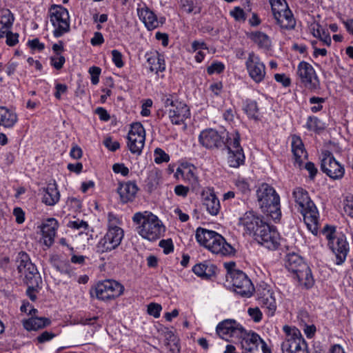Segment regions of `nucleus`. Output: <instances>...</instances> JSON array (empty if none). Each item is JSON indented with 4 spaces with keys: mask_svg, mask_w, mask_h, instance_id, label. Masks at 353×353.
Instances as JSON below:
<instances>
[{
    "mask_svg": "<svg viewBox=\"0 0 353 353\" xmlns=\"http://www.w3.org/2000/svg\"><path fill=\"white\" fill-rule=\"evenodd\" d=\"M139 188L134 182L128 181L120 183L117 192L120 196L121 201L123 203L132 201L137 195Z\"/></svg>",
    "mask_w": 353,
    "mask_h": 353,
    "instance_id": "nucleus-27",
    "label": "nucleus"
},
{
    "mask_svg": "<svg viewBox=\"0 0 353 353\" xmlns=\"http://www.w3.org/2000/svg\"><path fill=\"white\" fill-rule=\"evenodd\" d=\"M292 152L294 156L295 162L301 166L304 159L307 158V152L301 138L296 135L292 137Z\"/></svg>",
    "mask_w": 353,
    "mask_h": 353,
    "instance_id": "nucleus-32",
    "label": "nucleus"
},
{
    "mask_svg": "<svg viewBox=\"0 0 353 353\" xmlns=\"http://www.w3.org/2000/svg\"><path fill=\"white\" fill-rule=\"evenodd\" d=\"M267 223L264 221L260 216L253 211L245 212L239 219V225L243 227L245 232L255 237L260 230L263 228V225H267Z\"/></svg>",
    "mask_w": 353,
    "mask_h": 353,
    "instance_id": "nucleus-19",
    "label": "nucleus"
},
{
    "mask_svg": "<svg viewBox=\"0 0 353 353\" xmlns=\"http://www.w3.org/2000/svg\"><path fill=\"white\" fill-rule=\"evenodd\" d=\"M16 263L17 270L21 276H24L25 281L28 288L26 294L32 301L37 299V293L39 284L41 283V278L37 267L30 261L29 255L25 252H19Z\"/></svg>",
    "mask_w": 353,
    "mask_h": 353,
    "instance_id": "nucleus-2",
    "label": "nucleus"
},
{
    "mask_svg": "<svg viewBox=\"0 0 353 353\" xmlns=\"http://www.w3.org/2000/svg\"><path fill=\"white\" fill-rule=\"evenodd\" d=\"M248 313L254 322H259L262 319V312L258 307H250Z\"/></svg>",
    "mask_w": 353,
    "mask_h": 353,
    "instance_id": "nucleus-61",
    "label": "nucleus"
},
{
    "mask_svg": "<svg viewBox=\"0 0 353 353\" xmlns=\"http://www.w3.org/2000/svg\"><path fill=\"white\" fill-rule=\"evenodd\" d=\"M230 14L236 21H244L246 19L245 13L240 7H235L230 11Z\"/></svg>",
    "mask_w": 353,
    "mask_h": 353,
    "instance_id": "nucleus-55",
    "label": "nucleus"
},
{
    "mask_svg": "<svg viewBox=\"0 0 353 353\" xmlns=\"http://www.w3.org/2000/svg\"><path fill=\"white\" fill-rule=\"evenodd\" d=\"M147 62L150 66L151 72H159L164 71L165 69V63L164 58L157 52L150 54H146Z\"/></svg>",
    "mask_w": 353,
    "mask_h": 353,
    "instance_id": "nucleus-35",
    "label": "nucleus"
},
{
    "mask_svg": "<svg viewBox=\"0 0 353 353\" xmlns=\"http://www.w3.org/2000/svg\"><path fill=\"white\" fill-rule=\"evenodd\" d=\"M6 37V43L9 46H14L19 42V34L17 33H13L9 30Z\"/></svg>",
    "mask_w": 353,
    "mask_h": 353,
    "instance_id": "nucleus-62",
    "label": "nucleus"
},
{
    "mask_svg": "<svg viewBox=\"0 0 353 353\" xmlns=\"http://www.w3.org/2000/svg\"><path fill=\"white\" fill-rule=\"evenodd\" d=\"M233 183L234 190L236 192V195L241 196L239 197V199L247 196L250 194V184L248 179L239 176L234 179Z\"/></svg>",
    "mask_w": 353,
    "mask_h": 353,
    "instance_id": "nucleus-40",
    "label": "nucleus"
},
{
    "mask_svg": "<svg viewBox=\"0 0 353 353\" xmlns=\"http://www.w3.org/2000/svg\"><path fill=\"white\" fill-rule=\"evenodd\" d=\"M294 275L302 288L310 289L314 284V279L308 265L299 270V272L295 273Z\"/></svg>",
    "mask_w": 353,
    "mask_h": 353,
    "instance_id": "nucleus-36",
    "label": "nucleus"
},
{
    "mask_svg": "<svg viewBox=\"0 0 353 353\" xmlns=\"http://www.w3.org/2000/svg\"><path fill=\"white\" fill-rule=\"evenodd\" d=\"M154 156V162L157 164L168 162L170 161L169 155L159 148L155 149Z\"/></svg>",
    "mask_w": 353,
    "mask_h": 353,
    "instance_id": "nucleus-48",
    "label": "nucleus"
},
{
    "mask_svg": "<svg viewBox=\"0 0 353 353\" xmlns=\"http://www.w3.org/2000/svg\"><path fill=\"white\" fill-rule=\"evenodd\" d=\"M13 215L17 223L21 224L25 221V213L21 208H15L13 210Z\"/></svg>",
    "mask_w": 353,
    "mask_h": 353,
    "instance_id": "nucleus-64",
    "label": "nucleus"
},
{
    "mask_svg": "<svg viewBox=\"0 0 353 353\" xmlns=\"http://www.w3.org/2000/svg\"><path fill=\"white\" fill-rule=\"evenodd\" d=\"M257 201L262 212L275 222L281 217L280 196L274 188L263 183L256 190Z\"/></svg>",
    "mask_w": 353,
    "mask_h": 353,
    "instance_id": "nucleus-4",
    "label": "nucleus"
},
{
    "mask_svg": "<svg viewBox=\"0 0 353 353\" xmlns=\"http://www.w3.org/2000/svg\"><path fill=\"white\" fill-rule=\"evenodd\" d=\"M343 209L345 212L353 218V196H347L343 202Z\"/></svg>",
    "mask_w": 353,
    "mask_h": 353,
    "instance_id": "nucleus-51",
    "label": "nucleus"
},
{
    "mask_svg": "<svg viewBox=\"0 0 353 353\" xmlns=\"http://www.w3.org/2000/svg\"><path fill=\"white\" fill-rule=\"evenodd\" d=\"M225 69V65L223 63L219 61L213 62L210 66L207 68V72L209 74H220Z\"/></svg>",
    "mask_w": 353,
    "mask_h": 353,
    "instance_id": "nucleus-50",
    "label": "nucleus"
},
{
    "mask_svg": "<svg viewBox=\"0 0 353 353\" xmlns=\"http://www.w3.org/2000/svg\"><path fill=\"white\" fill-rule=\"evenodd\" d=\"M145 140V132L141 123H132L128 134V147L130 151L139 155L144 147Z\"/></svg>",
    "mask_w": 353,
    "mask_h": 353,
    "instance_id": "nucleus-17",
    "label": "nucleus"
},
{
    "mask_svg": "<svg viewBox=\"0 0 353 353\" xmlns=\"http://www.w3.org/2000/svg\"><path fill=\"white\" fill-rule=\"evenodd\" d=\"M196 239L202 246L212 253L220 256H230L234 253L233 247L218 232L199 228L196 231Z\"/></svg>",
    "mask_w": 353,
    "mask_h": 353,
    "instance_id": "nucleus-3",
    "label": "nucleus"
},
{
    "mask_svg": "<svg viewBox=\"0 0 353 353\" xmlns=\"http://www.w3.org/2000/svg\"><path fill=\"white\" fill-rule=\"evenodd\" d=\"M307 264L304 261L303 259L299 254L292 252L285 256V266L292 273L299 272V270L305 268Z\"/></svg>",
    "mask_w": 353,
    "mask_h": 353,
    "instance_id": "nucleus-31",
    "label": "nucleus"
},
{
    "mask_svg": "<svg viewBox=\"0 0 353 353\" xmlns=\"http://www.w3.org/2000/svg\"><path fill=\"white\" fill-rule=\"evenodd\" d=\"M14 21V17L8 9L0 10V23L6 28H11Z\"/></svg>",
    "mask_w": 353,
    "mask_h": 353,
    "instance_id": "nucleus-45",
    "label": "nucleus"
},
{
    "mask_svg": "<svg viewBox=\"0 0 353 353\" xmlns=\"http://www.w3.org/2000/svg\"><path fill=\"white\" fill-rule=\"evenodd\" d=\"M305 127L308 130L315 132H319L325 128L321 120L314 116H310L307 118Z\"/></svg>",
    "mask_w": 353,
    "mask_h": 353,
    "instance_id": "nucleus-44",
    "label": "nucleus"
},
{
    "mask_svg": "<svg viewBox=\"0 0 353 353\" xmlns=\"http://www.w3.org/2000/svg\"><path fill=\"white\" fill-rule=\"evenodd\" d=\"M196 168L193 165L182 164L176 169L175 175L177 178H182L190 184H196L198 181L196 174Z\"/></svg>",
    "mask_w": 353,
    "mask_h": 353,
    "instance_id": "nucleus-30",
    "label": "nucleus"
},
{
    "mask_svg": "<svg viewBox=\"0 0 353 353\" xmlns=\"http://www.w3.org/2000/svg\"><path fill=\"white\" fill-rule=\"evenodd\" d=\"M296 74L304 86L312 91L320 88L319 79L311 64L302 61L297 66Z\"/></svg>",
    "mask_w": 353,
    "mask_h": 353,
    "instance_id": "nucleus-16",
    "label": "nucleus"
},
{
    "mask_svg": "<svg viewBox=\"0 0 353 353\" xmlns=\"http://www.w3.org/2000/svg\"><path fill=\"white\" fill-rule=\"evenodd\" d=\"M139 19L145 24L148 30H152L159 26V21L156 14L146 6L137 9Z\"/></svg>",
    "mask_w": 353,
    "mask_h": 353,
    "instance_id": "nucleus-24",
    "label": "nucleus"
},
{
    "mask_svg": "<svg viewBox=\"0 0 353 353\" xmlns=\"http://www.w3.org/2000/svg\"><path fill=\"white\" fill-rule=\"evenodd\" d=\"M104 145L110 151L114 152L120 148V144L117 141H113L111 137H107L103 141Z\"/></svg>",
    "mask_w": 353,
    "mask_h": 353,
    "instance_id": "nucleus-58",
    "label": "nucleus"
},
{
    "mask_svg": "<svg viewBox=\"0 0 353 353\" xmlns=\"http://www.w3.org/2000/svg\"><path fill=\"white\" fill-rule=\"evenodd\" d=\"M101 70L97 66H92L89 69V73L91 75V82L93 85H97L99 81V75Z\"/></svg>",
    "mask_w": 353,
    "mask_h": 353,
    "instance_id": "nucleus-57",
    "label": "nucleus"
},
{
    "mask_svg": "<svg viewBox=\"0 0 353 353\" xmlns=\"http://www.w3.org/2000/svg\"><path fill=\"white\" fill-rule=\"evenodd\" d=\"M321 169L323 173L333 180L341 179L345 174V168L336 160L333 154L325 150L321 154Z\"/></svg>",
    "mask_w": 353,
    "mask_h": 353,
    "instance_id": "nucleus-14",
    "label": "nucleus"
},
{
    "mask_svg": "<svg viewBox=\"0 0 353 353\" xmlns=\"http://www.w3.org/2000/svg\"><path fill=\"white\" fill-rule=\"evenodd\" d=\"M159 246L163 249L165 254H170L174 250V245L172 239L161 240Z\"/></svg>",
    "mask_w": 353,
    "mask_h": 353,
    "instance_id": "nucleus-56",
    "label": "nucleus"
},
{
    "mask_svg": "<svg viewBox=\"0 0 353 353\" xmlns=\"http://www.w3.org/2000/svg\"><path fill=\"white\" fill-rule=\"evenodd\" d=\"M51 265L59 272L62 274H66L70 276L72 270L70 269L69 263L65 261H62L57 256H52L50 258Z\"/></svg>",
    "mask_w": 353,
    "mask_h": 353,
    "instance_id": "nucleus-42",
    "label": "nucleus"
},
{
    "mask_svg": "<svg viewBox=\"0 0 353 353\" xmlns=\"http://www.w3.org/2000/svg\"><path fill=\"white\" fill-rule=\"evenodd\" d=\"M112 170L114 173H121L124 176L129 174V169L125 166L123 163L114 164L112 166Z\"/></svg>",
    "mask_w": 353,
    "mask_h": 353,
    "instance_id": "nucleus-63",
    "label": "nucleus"
},
{
    "mask_svg": "<svg viewBox=\"0 0 353 353\" xmlns=\"http://www.w3.org/2000/svg\"><path fill=\"white\" fill-rule=\"evenodd\" d=\"M273 15L281 29L286 30L294 29L296 20L289 8L282 12H275Z\"/></svg>",
    "mask_w": 353,
    "mask_h": 353,
    "instance_id": "nucleus-26",
    "label": "nucleus"
},
{
    "mask_svg": "<svg viewBox=\"0 0 353 353\" xmlns=\"http://www.w3.org/2000/svg\"><path fill=\"white\" fill-rule=\"evenodd\" d=\"M272 7L273 14L278 12H282L283 10L288 8V3L285 0H269Z\"/></svg>",
    "mask_w": 353,
    "mask_h": 353,
    "instance_id": "nucleus-47",
    "label": "nucleus"
},
{
    "mask_svg": "<svg viewBox=\"0 0 353 353\" xmlns=\"http://www.w3.org/2000/svg\"><path fill=\"white\" fill-rule=\"evenodd\" d=\"M216 270L217 268L214 264L208 262L196 264L192 268V271L195 274L204 279H210L214 276Z\"/></svg>",
    "mask_w": 353,
    "mask_h": 353,
    "instance_id": "nucleus-37",
    "label": "nucleus"
},
{
    "mask_svg": "<svg viewBox=\"0 0 353 353\" xmlns=\"http://www.w3.org/2000/svg\"><path fill=\"white\" fill-rule=\"evenodd\" d=\"M231 133L226 131L218 132L213 128H208L202 130L199 135V143L206 149L214 150L221 148L226 145L228 137Z\"/></svg>",
    "mask_w": 353,
    "mask_h": 353,
    "instance_id": "nucleus-13",
    "label": "nucleus"
},
{
    "mask_svg": "<svg viewBox=\"0 0 353 353\" xmlns=\"http://www.w3.org/2000/svg\"><path fill=\"white\" fill-rule=\"evenodd\" d=\"M202 50H208L207 44L203 41L195 40L191 43L190 48H189L188 51L190 53H193Z\"/></svg>",
    "mask_w": 353,
    "mask_h": 353,
    "instance_id": "nucleus-52",
    "label": "nucleus"
},
{
    "mask_svg": "<svg viewBox=\"0 0 353 353\" xmlns=\"http://www.w3.org/2000/svg\"><path fill=\"white\" fill-rule=\"evenodd\" d=\"M42 202L48 206L55 205L60 200V192L55 181L48 184L43 189Z\"/></svg>",
    "mask_w": 353,
    "mask_h": 353,
    "instance_id": "nucleus-28",
    "label": "nucleus"
},
{
    "mask_svg": "<svg viewBox=\"0 0 353 353\" xmlns=\"http://www.w3.org/2000/svg\"><path fill=\"white\" fill-rule=\"evenodd\" d=\"M325 101V99L319 97H312L309 99V102L313 106L311 107V111L313 113L321 111L323 109V103Z\"/></svg>",
    "mask_w": 353,
    "mask_h": 353,
    "instance_id": "nucleus-46",
    "label": "nucleus"
},
{
    "mask_svg": "<svg viewBox=\"0 0 353 353\" xmlns=\"http://www.w3.org/2000/svg\"><path fill=\"white\" fill-rule=\"evenodd\" d=\"M243 110L249 118L254 120L259 119V108L256 101L246 99L244 102Z\"/></svg>",
    "mask_w": 353,
    "mask_h": 353,
    "instance_id": "nucleus-43",
    "label": "nucleus"
},
{
    "mask_svg": "<svg viewBox=\"0 0 353 353\" xmlns=\"http://www.w3.org/2000/svg\"><path fill=\"white\" fill-rule=\"evenodd\" d=\"M65 62V57L61 54L50 57V64L57 70L61 69Z\"/></svg>",
    "mask_w": 353,
    "mask_h": 353,
    "instance_id": "nucleus-53",
    "label": "nucleus"
},
{
    "mask_svg": "<svg viewBox=\"0 0 353 353\" xmlns=\"http://www.w3.org/2000/svg\"><path fill=\"white\" fill-rule=\"evenodd\" d=\"M246 70L249 77L256 83L262 82L266 74L265 65L261 61L260 57L254 52L248 54L245 61Z\"/></svg>",
    "mask_w": 353,
    "mask_h": 353,
    "instance_id": "nucleus-18",
    "label": "nucleus"
},
{
    "mask_svg": "<svg viewBox=\"0 0 353 353\" xmlns=\"http://www.w3.org/2000/svg\"><path fill=\"white\" fill-rule=\"evenodd\" d=\"M242 353H271L266 343L254 332H243L237 341H234Z\"/></svg>",
    "mask_w": 353,
    "mask_h": 353,
    "instance_id": "nucleus-7",
    "label": "nucleus"
},
{
    "mask_svg": "<svg viewBox=\"0 0 353 353\" xmlns=\"http://www.w3.org/2000/svg\"><path fill=\"white\" fill-rule=\"evenodd\" d=\"M283 331L286 336L281 343L283 353H309L307 344L299 330L285 325Z\"/></svg>",
    "mask_w": 353,
    "mask_h": 353,
    "instance_id": "nucleus-8",
    "label": "nucleus"
},
{
    "mask_svg": "<svg viewBox=\"0 0 353 353\" xmlns=\"http://www.w3.org/2000/svg\"><path fill=\"white\" fill-rule=\"evenodd\" d=\"M121 224V221L119 218L114 214L113 212H108V229L121 228L119 225Z\"/></svg>",
    "mask_w": 353,
    "mask_h": 353,
    "instance_id": "nucleus-49",
    "label": "nucleus"
},
{
    "mask_svg": "<svg viewBox=\"0 0 353 353\" xmlns=\"http://www.w3.org/2000/svg\"><path fill=\"white\" fill-rule=\"evenodd\" d=\"M161 172L157 168H152L148 172L147 178L144 181V188L146 191L152 192L155 190L160 183Z\"/></svg>",
    "mask_w": 353,
    "mask_h": 353,
    "instance_id": "nucleus-34",
    "label": "nucleus"
},
{
    "mask_svg": "<svg viewBox=\"0 0 353 353\" xmlns=\"http://www.w3.org/2000/svg\"><path fill=\"white\" fill-rule=\"evenodd\" d=\"M49 319L45 317H31L23 321V325L27 330H37L50 324Z\"/></svg>",
    "mask_w": 353,
    "mask_h": 353,
    "instance_id": "nucleus-39",
    "label": "nucleus"
},
{
    "mask_svg": "<svg viewBox=\"0 0 353 353\" xmlns=\"http://www.w3.org/2000/svg\"><path fill=\"white\" fill-rule=\"evenodd\" d=\"M17 121V114L13 110L6 106H0V126L12 128Z\"/></svg>",
    "mask_w": 353,
    "mask_h": 353,
    "instance_id": "nucleus-33",
    "label": "nucleus"
},
{
    "mask_svg": "<svg viewBox=\"0 0 353 353\" xmlns=\"http://www.w3.org/2000/svg\"><path fill=\"white\" fill-rule=\"evenodd\" d=\"M259 303L261 306L268 310V315L272 316L276 309L275 299L269 292L259 299Z\"/></svg>",
    "mask_w": 353,
    "mask_h": 353,
    "instance_id": "nucleus-41",
    "label": "nucleus"
},
{
    "mask_svg": "<svg viewBox=\"0 0 353 353\" xmlns=\"http://www.w3.org/2000/svg\"><path fill=\"white\" fill-rule=\"evenodd\" d=\"M203 205L208 213L212 216L217 215L221 209L220 201L213 191L202 192Z\"/></svg>",
    "mask_w": 353,
    "mask_h": 353,
    "instance_id": "nucleus-25",
    "label": "nucleus"
},
{
    "mask_svg": "<svg viewBox=\"0 0 353 353\" xmlns=\"http://www.w3.org/2000/svg\"><path fill=\"white\" fill-rule=\"evenodd\" d=\"M254 239L261 245L269 250H276L279 246L280 235L276 228L270 225H263V228Z\"/></svg>",
    "mask_w": 353,
    "mask_h": 353,
    "instance_id": "nucleus-20",
    "label": "nucleus"
},
{
    "mask_svg": "<svg viewBox=\"0 0 353 353\" xmlns=\"http://www.w3.org/2000/svg\"><path fill=\"white\" fill-rule=\"evenodd\" d=\"M240 139L239 133L234 131L231 132V135L228 137V141H225V148L228 150V163L231 168H237L243 165L245 162V155L240 144Z\"/></svg>",
    "mask_w": 353,
    "mask_h": 353,
    "instance_id": "nucleus-11",
    "label": "nucleus"
},
{
    "mask_svg": "<svg viewBox=\"0 0 353 353\" xmlns=\"http://www.w3.org/2000/svg\"><path fill=\"white\" fill-rule=\"evenodd\" d=\"M124 236L122 228L108 229L106 234L96 245L97 252L105 253L116 249L121 243Z\"/></svg>",
    "mask_w": 353,
    "mask_h": 353,
    "instance_id": "nucleus-15",
    "label": "nucleus"
},
{
    "mask_svg": "<svg viewBox=\"0 0 353 353\" xmlns=\"http://www.w3.org/2000/svg\"><path fill=\"white\" fill-rule=\"evenodd\" d=\"M225 265L228 268L226 279L232 284L234 291L243 297H250L254 291L251 280L241 270L230 268V265L234 266V263Z\"/></svg>",
    "mask_w": 353,
    "mask_h": 353,
    "instance_id": "nucleus-6",
    "label": "nucleus"
},
{
    "mask_svg": "<svg viewBox=\"0 0 353 353\" xmlns=\"http://www.w3.org/2000/svg\"><path fill=\"white\" fill-rule=\"evenodd\" d=\"M68 226L73 229H83L84 230H86L88 228V224L86 221L77 219L75 221H70L68 223Z\"/></svg>",
    "mask_w": 353,
    "mask_h": 353,
    "instance_id": "nucleus-59",
    "label": "nucleus"
},
{
    "mask_svg": "<svg viewBox=\"0 0 353 353\" xmlns=\"http://www.w3.org/2000/svg\"><path fill=\"white\" fill-rule=\"evenodd\" d=\"M249 38L257 45L259 48L268 50L271 47L272 41L270 38L263 32H252L250 34Z\"/></svg>",
    "mask_w": 353,
    "mask_h": 353,
    "instance_id": "nucleus-38",
    "label": "nucleus"
},
{
    "mask_svg": "<svg viewBox=\"0 0 353 353\" xmlns=\"http://www.w3.org/2000/svg\"><path fill=\"white\" fill-rule=\"evenodd\" d=\"M112 61L117 68H122L123 62L121 53L117 50H112Z\"/></svg>",
    "mask_w": 353,
    "mask_h": 353,
    "instance_id": "nucleus-60",
    "label": "nucleus"
},
{
    "mask_svg": "<svg viewBox=\"0 0 353 353\" xmlns=\"http://www.w3.org/2000/svg\"><path fill=\"white\" fill-rule=\"evenodd\" d=\"M305 210L299 211L303 216V220L309 230L314 234L318 232L319 214L316 205L314 204L307 207Z\"/></svg>",
    "mask_w": 353,
    "mask_h": 353,
    "instance_id": "nucleus-22",
    "label": "nucleus"
},
{
    "mask_svg": "<svg viewBox=\"0 0 353 353\" xmlns=\"http://www.w3.org/2000/svg\"><path fill=\"white\" fill-rule=\"evenodd\" d=\"M162 100L165 108H168L166 111L172 124L181 125L190 117V108L185 103L174 100L171 96L165 97Z\"/></svg>",
    "mask_w": 353,
    "mask_h": 353,
    "instance_id": "nucleus-9",
    "label": "nucleus"
},
{
    "mask_svg": "<svg viewBox=\"0 0 353 353\" xmlns=\"http://www.w3.org/2000/svg\"><path fill=\"white\" fill-rule=\"evenodd\" d=\"M327 241V245L336 256L335 263L343 264L349 252V244L344 234L336 232L335 226L326 225L321 231Z\"/></svg>",
    "mask_w": 353,
    "mask_h": 353,
    "instance_id": "nucleus-5",
    "label": "nucleus"
},
{
    "mask_svg": "<svg viewBox=\"0 0 353 353\" xmlns=\"http://www.w3.org/2000/svg\"><path fill=\"white\" fill-rule=\"evenodd\" d=\"M292 197L299 211H304L307 207L314 204L307 191L301 187H296L293 190Z\"/></svg>",
    "mask_w": 353,
    "mask_h": 353,
    "instance_id": "nucleus-29",
    "label": "nucleus"
},
{
    "mask_svg": "<svg viewBox=\"0 0 353 353\" xmlns=\"http://www.w3.org/2000/svg\"><path fill=\"white\" fill-rule=\"evenodd\" d=\"M244 330L234 320L228 319L218 324L216 333L221 338L226 341H228L230 338L237 341Z\"/></svg>",
    "mask_w": 353,
    "mask_h": 353,
    "instance_id": "nucleus-21",
    "label": "nucleus"
},
{
    "mask_svg": "<svg viewBox=\"0 0 353 353\" xmlns=\"http://www.w3.org/2000/svg\"><path fill=\"white\" fill-rule=\"evenodd\" d=\"M123 292L124 286L112 279L99 281L94 287L96 297L103 301L115 299L123 294Z\"/></svg>",
    "mask_w": 353,
    "mask_h": 353,
    "instance_id": "nucleus-12",
    "label": "nucleus"
},
{
    "mask_svg": "<svg viewBox=\"0 0 353 353\" xmlns=\"http://www.w3.org/2000/svg\"><path fill=\"white\" fill-rule=\"evenodd\" d=\"M50 20L54 30L53 34L58 38L70 30L68 11L62 6L54 5L49 10Z\"/></svg>",
    "mask_w": 353,
    "mask_h": 353,
    "instance_id": "nucleus-10",
    "label": "nucleus"
},
{
    "mask_svg": "<svg viewBox=\"0 0 353 353\" xmlns=\"http://www.w3.org/2000/svg\"><path fill=\"white\" fill-rule=\"evenodd\" d=\"M161 310L162 307L159 303H151L148 305V313L154 318L160 316Z\"/></svg>",
    "mask_w": 353,
    "mask_h": 353,
    "instance_id": "nucleus-54",
    "label": "nucleus"
},
{
    "mask_svg": "<svg viewBox=\"0 0 353 353\" xmlns=\"http://www.w3.org/2000/svg\"><path fill=\"white\" fill-rule=\"evenodd\" d=\"M132 221L137 225L138 234L150 241L160 239L165 232V227L161 221L148 211L134 214Z\"/></svg>",
    "mask_w": 353,
    "mask_h": 353,
    "instance_id": "nucleus-1",
    "label": "nucleus"
},
{
    "mask_svg": "<svg viewBox=\"0 0 353 353\" xmlns=\"http://www.w3.org/2000/svg\"><path fill=\"white\" fill-rule=\"evenodd\" d=\"M59 223L57 219L50 218L46 220L41 226L43 243L47 247H50L54 243Z\"/></svg>",
    "mask_w": 353,
    "mask_h": 353,
    "instance_id": "nucleus-23",
    "label": "nucleus"
}]
</instances>
